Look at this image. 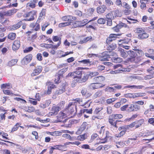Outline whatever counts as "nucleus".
I'll return each mask as SVG.
<instances>
[{
	"mask_svg": "<svg viewBox=\"0 0 154 154\" xmlns=\"http://www.w3.org/2000/svg\"><path fill=\"white\" fill-rule=\"evenodd\" d=\"M107 50L102 54V55L100 58L101 61H108L109 58H110V56H114L116 55V54L112 52V51L115 50L117 47V45L114 43H110V44H107Z\"/></svg>",
	"mask_w": 154,
	"mask_h": 154,
	"instance_id": "obj_1",
	"label": "nucleus"
},
{
	"mask_svg": "<svg viewBox=\"0 0 154 154\" xmlns=\"http://www.w3.org/2000/svg\"><path fill=\"white\" fill-rule=\"evenodd\" d=\"M65 111L66 112L68 116H71L70 117H72L76 114L77 106L75 104H74V103L69 102L65 109Z\"/></svg>",
	"mask_w": 154,
	"mask_h": 154,
	"instance_id": "obj_2",
	"label": "nucleus"
},
{
	"mask_svg": "<svg viewBox=\"0 0 154 154\" xmlns=\"http://www.w3.org/2000/svg\"><path fill=\"white\" fill-rule=\"evenodd\" d=\"M135 33L137 35V38L140 40H144L149 37V35L147 33L144 28H137L135 29Z\"/></svg>",
	"mask_w": 154,
	"mask_h": 154,
	"instance_id": "obj_3",
	"label": "nucleus"
},
{
	"mask_svg": "<svg viewBox=\"0 0 154 154\" xmlns=\"http://www.w3.org/2000/svg\"><path fill=\"white\" fill-rule=\"evenodd\" d=\"M128 54L129 57L128 58L127 60L128 62L135 63H138V57H136L137 54L135 52L132 51H128Z\"/></svg>",
	"mask_w": 154,
	"mask_h": 154,
	"instance_id": "obj_4",
	"label": "nucleus"
},
{
	"mask_svg": "<svg viewBox=\"0 0 154 154\" xmlns=\"http://www.w3.org/2000/svg\"><path fill=\"white\" fill-rule=\"evenodd\" d=\"M131 129V128L130 124L128 125H124L119 127L118 128V130L121 131L118 134L117 137H121L123 136L125 134L127 130Z\"/></svg>",
	"mask_w": 154,
	"mask_h": 154,
	"instance_id": "obj_5",
	"label": "nucleus"
},
{
	"mask_svg": "<svg viewBox=\"0 0 154 154\" xmlns=\"http://www.w3.org/2000/svg\"><path fill=\"white\" fill-rule=\"evenodd\" d=\"M37 11H32L25 14L24 17L26 18L24 20L26 21H33L35 19L34 16H36Z\"/></svg>",
	"mask_w": 154,
	"mask_h": 154,
	"instance_id": "obj_6",
	"label": "nucleus"
},
{
	"mask_svg": "<svg viewBox=\"0 0 154 154\" xmlns=\"http://www.w3.org/2000/svg\"><path fill=\"white\" fill-rule=\"evenodd\" d=\"M87 68H84L83 67H78L76 69L75 71H74L75 78V79H78L79 81L80 78L82 77V73H84L85 71H80V70H83L86 69Z\"/></svg>",
	"mask_w": 154,
	"mask_h": 154,
	"instance_id": "obj_7",
	"label": "nucleus"
},
{
	"mask_svg": "<svg viewBox=\"0 0 154 154\" xmlns=\"http://www.w3.org/2000/svg\"><path fill=\"white\" fill-rule=\"evenodd\" d=\"M144 119H141L136 120L131 123L130 124L131 128L134 127H135V128H137L140 127L143 124H144Z\"/></svg>",
	"mask_w": 154,
	"mask_h": 154,
	"instance_id": "obj_8",
	"label": "nucleus"
},
{
	"mask_svg": "<svg viewBox=\"0 0 154 154\" xmlns=\"http://www.w3.org/2000/svg\"><path fill=\"white\" fill-rule=\"evenodd\" d=\"M89 22L88 20L87 19H85L80 21H76L73 25L75 27H81L85 26Z\"/></svg>",
	"mask_w": 154,
	"mask_h": 154,
	"instance_id": "obj_9",
	"label": "nucleus"
},
{
	"mask_svg": "<svg viewBox=\"0 0 154 154\" xmlns=\"http://www.w3.org/2000/svg\"><path fill=\"white\" fill-rule=\"evenodd\" d=\"M120 34H111L108 37L106 40V44H110V43H113V41L116 39L117 36L120 35Z\"/></svg>",
	"mask_w": 154,
	"mask_h": 154,
	"instance_id": "obj_10",
	"label": "nucleus"
},
{
	"mask_svg": "<svg viewBox=\"0 0 154 154\" xmlns=\"http://www.w3.org/2000/svg\"><path fill=\"white\" fill-rule=\"evenodd\" d=\"M42 67L41 66H37L33 69L31 74L32 77H34L39 75L42 71Z\"/></svg>",
	"mask_w": 154,
	"mask_h": 154,
	"instance_id": "obj_11",
	"label": "nucleus"
},
{
	"mask_svg": "<svg viewBox=\"0 0 154 154\" xmlns=\"http://www.w3.org/2000/svg\"><path fill=\"white\" fill-rule=\"evenodd\" d=\"M64 112L65 111H60L57 116V120L58 122H63V119L66 117L67 113L66 112Z\"/></svg>",
	"mask_w": 154,
	"mask_h": 154,
	"instance_id": "obj_12",
	"label": "nucleus"
},
{
	"mask_svg": "<svg viewBox=\"0 0 154 154\" xmlns=\"http://www.w3.org/2000/svg\"><path fill=\"white\" fill-rule=\"evenodd\" d=\"M104 86L105 85L102 83H99L96 82L90 84L88 87L91 89L95 90L103 88Z\"/></svg>",
	"mask_w": 154,
	"mask_h": 154,
	"instance_id": "obj_13",
	"label": "nucleus"
},
{
	"mask_svg": "<svg viewBox=\"0 0 154 154\" xmlns=\"http://www.w3.org/2000/svg\"><path fill=\"white\" fill-rule=\"evenodd\" d=\"M121 121L118 120H115L111 116L109 117L108 119L109 122L111 126L116 129H117L118 128V126L117 125V123Z\"/></svg>",
	"mask_w": 154,
	"mask_h": 154,
	"instance_id": "obj_14",
	"label": "nucleus"
},
{
	"mask_svg": "<svg viewBox=\"0 0 154 154\" xmlns=\"http://www.w3.org/2000/svg\"><path fill=\"white\" fill-rule=\"evenodd\" d=\"M32 55L31 54H28L26 56L22 59V63L24 64H27L32 60Z\"/></svg>",
	"mask_w": 154,
	"mask_h": 154,
	"instance_id": "obj_15",
	"label": "nucleus"
},
{
	"mask_svg": "<svg viewBox=\"0 0 154 154\" xmlns=\"http://www.w3.org/2000/svg\"><path fill=\"white\" fill-rule=\"evenodd\" d=\"M20 46V39H17L14 40L12 45V49L15 51L18 50Z\"/></svg>",
	"mask_w": 154,
	"mask_h": 154,
	"instance_id": "obj_16",
	"label": "nucleus"
},
{
	"mask_svg": "<svg viewBox=\"0 0 154 154\" xmlns=\"http://www.w3.org/2000/svg\"><path fill=\"white\" fill-rule=\"evenodd\" d=\"M129 109L128 111L129 112H137L140 109V106L136 104H131L129 105Z\"/></svg>",
	"mask_w": 154,
	"mask_h": 154,
	"instance_id": "obj_17",
	"label": "nucleus"
},
{
	"mask_svg": "<svg viewBox=\"0 0 154 154\" xmlns=\"http://www.w3.org/2000/svg\"><path fill=\"white\" fill-rule=\"evenodd\" d=\"M107 9V7L104 5H100L97 8V13L100 14H102L105 12Z\"/></svg>",
	"mask_w": 154,
	"mask_h": 154,
	"instance_id": "obj_18",
	"label": "nucleus"
},
{
	"mask_svg": "<svg viewBox=\"0 0 154 154\" xmlns=\"http://www.w3.org/2000/svg\"><path fill=\"white\" fill-rule=\"evenodd\" d=\"M39 23V22L37 20L35 23H31L30 24V26L35 31H38L40 29V25Z\"/></svg>",
	"mask_w": 154,
	"mask_h": 154,
	"instance_id": "obj_19",
	"label": "nucleus"
},
{
	"mask_svg": "<svg viewBox=\"0 0 154 154\" xmlns=\"http://www.w3.org/2000/svg\"><path fill=\"white\" fill-rule=\"evenodd\" d=\"M93 109L91 108L89 109H82L80 110L77 116L78 117H81L82 114L86 113L91 114L92 113Z\"/></svg>",
	"mask_w": 154,
	"mask_h": 154,
	"instance_id": "obj_20",
	"label": "nucleus"
},
{
	"mask_svg": "<svg viewBox=\"0 0 154 154\" xmlns=\"http://www.w3.org/2000/svg\"><path fill=\"white\" fill-rule=\"evenodd\" d=\"M69 133L72 134L73 133H71L68 130H64L63 131L61 132L59 131H55L53 132H50V134L53 136H61L62 134V133Z\"/></svg>",
	"mask_w": 154,
	"mask_h": 154,
	"instance_id": "obj_21",
	"label": "nucleus"
},
{
	"mask_svg": "<svg viewBox=\"0 0 154 154\" xmlns=\"http://www.w3.org/2000/svg\"><path fill=\"white\" fill-rule=\"evenodd\" d=\"M60 110L59 108L56 106H52L49 114L51 116H56L57 114Z\"/></svg>",
	"mask_w": 154,
	"mask_h": 154,
	"instance_id": "obj_22",
	"label": "nucleus"
},
{
	"mask_svg": "<svg viewBox=\"0 0 154 154\" xmlns=\"http://www.w3.org/2000/svg\"><path fill=\"white\" fill-rule=\"evenodd\" d=\"M53 41L54 42H58L57 44L55 46H57V48H58L61 43V38L57 35H53L52 37Z\"/></svg>",
	"mask_w": 154,
	"mask_h": 154,
	"instance_id": "obj_23",
	"label": "nucleus"
},
{
	"mask_svg": "<svg viewBox=\"0 0 154 154\" xmlns=\"http://www.w3.org/2000/svg\"><path fill=\"white\" fill-rule=\"evenodd\" d=\"M150 0H140V7L141 9L145 10L146 8V5L148 3Z\"/></svg>",
	"mask_w": 154,
	"mask_h": 154,
	"instance_id": "obj_24",
	"label": "nucleus"
},
{
	"mask_svg": "<svg viewBox=\"0 0 154 154\" xmlns=\"http://www.w3.org/2000/svg\"><path fill=\"white\" fill-rule=\"evenodd\" d=\"M94 81L97 83H102L105 80V77L103 76H99L94 78Z\"/></svg>",
	"mask_w": 154,
	"mask_h": 154,
	"instance_id": "obj_25",
	"label": "nucleus"
},
{
	"mask_svg": "<svg viewBox=\"0 0 154 154\" xmlns=\"http://www.w3.org/2000/svg\"><path fill=\"white\" fill-rule=\"evenodd\" d=\"M17 11V9L15 8H12L5 11L6 16H11L15 13Z\"/></svg>",
	"mask_w": 154,
	"mask_h": 154,
	"instance_id": "obj_26",
	"label": "nucleus"
},
{
	"mask_svg": "<svg viewBox=\"0 0 154 154\" xmlns=\"http://www.w3.org/2000/svg\"><path fill=\"white\" fill-rule=\"evenodd\" d=\"M83 74H84V76L83 77L80 78V79L79 81V83H83L85 82H86L88 79L89 74L86 73L85 72L84 73H82Z\"/></svg>",
	"mask_w": 154,
	"mask_h": 154,
	"instance_id": "obj_27",
	"label": "nucleus"
},
{
	"mask_svg": "<svg viewBox=\"0 0 154 154\" xmlns=\"http://www.w3.org/2000/svg\"><path fill=\"white\" fill-rule=\"evenodd\" d=\"M103 107H97L95 108V110L94 112V114L98 115H100L102 114V110H103Z\"/></svg>",
	"mask_w": 154,
	"mask_h": 154,
	"instance_id": "obj_28",
	"label": "nucleus"
},
{
	"mask_svg": "<svg viewBox=\"0 0 154 154\" xmlns=\"http://www.w3.org/2000/svg\"><path fill=\"white\" fill-rule=\"evenodd\" d=\"M22 22L20 21L17 23L12 25L11 27V29L12 30H14L19 28L21 26Z\"/></svg>",
	"mask_w": 154,
	"mask_h": 154,
	"instance_id": "obj_29",
	"label": "nucleus"
},
{
	"mask_svg": "<svg viewBox=\"0 0 154 154\" xmlns=\"http://www.w3.org/2000/svg\"><path fill=\"white\" fill-rule=\"evenodd\" d=\"M67 68H64L60 69L56 74H57L61 78H63L64 76V73L67 71Z\"/></svg>",
	"mask_w": 154,
	"mask_h": 154,
	"instance_id": "obj_30",
	"label": "nucleus"
},
{
	"mask_svg": "<svg viewBox=\"0 0 154 154\" xmlns=\"http://www.w3.org/2000/svg\"><path fill=\"white\" fill-rule=\"evenodd\" d=\"M37 32H36L34 34H32L31 36L28 37L27 39L30 42H34L35 41V40L37 38Z\"/></svg>",
	"mask_w": 154,
	"mask_h": 154,
	"instance_id": "obj_31",
	"label": "nucleus"
},
{
	"mask_svg": "<svg viewBox=\"0 0 154 154\" xmlns=\"http://www.w3.org/2000/svg\"><path fill=\"white\" fill-rule=\"evenodd\" d=\"M55 88V85L52 84H50L48 87V90L46 92H45V94H47L49 95L51 93V90Z\"/></svg>",
	"mask_w": 154,
	"mask_h": 154,
	"instance_id": "obj_32",
	"label": "nucleus"
},
{
	"mask_svg": "<svg viewBox=\"0 0 154 154\" xmlns=\"http://www.w3.org/2000/svg\"><path fill=\"white\" fill-rule=\"evenodd\" d=\"M87 125V122H84L79 128L78 132L80 134H81L82 132L85 129Z\"/></svg>",
	"mask_w": 154,
	"mask_h": 154,
	"instance_id": "obj_33",
	"label": "nucleus"
},
{
	"mask_svg": "<svg viewBox=\"0 0 154 154\" xmlns=\"http://www.w3.org/2000/svg\"><path fill=\"white\" fill-rule=\"evenodd\" d=\"M148 53H146L145 56L148 57H150L152 56V55H154V49H149L147 50Z\"/></svg>",
	"mask_w": 154,
	"mask_h": 154,
	"instance_id": "obj_34",
	"label": "nucleus"
},
{
	"mask_svg": "<svg viewBox=\"0 0 154 154\" xmlns=\"http://www.w3.org/2000/svg\"><path fill=\"white\" fill-rule=\"evenodd\" d=\"M21 125V123L20 122H17L16 123L12 128L11 132H13L17 130L19 127V126H20V125Z\"/></svg>",
	"mask_w": 154,
	"mask_h": 154,
	"instance_id": "obj_35",
	"label": "nucleus"
},
{
	"mask_svg": "<svg viewBox=\"0 0 154 154\" xmlns=\"http://www.w3.org/2000/svg\"><path fill=\"white\" fill-rule=\"evenodd\" d=\"M143 86L142 85H140V86H137L136 85H127L126 86H125L124 87L123 89H125L127 88H130L131 89H134V88H141L143 87Z\"/></svg>",
	"mask_w": 154,
	"mask_h": 154,
	"instance_id": "obj_36",
	"label": "nucleus"
},
{
	"mask_svg": "<svg viewBox=\"0 0 154 154\" xmlns=\"http://www.w3.org/2000/svg\"><path fill=\"white\" fill-rule=\"evenodd\" d=\"M66 91V87L63 85L61 89L57 90L55 92V94L57 95H59L62 94Z\"/></svg>",
	"mask_w": 154,
	"mask_h": 154,
	"instance_id": "obj_37",
	"label": "nucleus"
},
{
	"mask_svg": "<svg viewBox=\"0 0 154 154\" xmlns=\"http://www.w3.org/2000/svg\"><path fill=\"white\" fill-rule=\"evenodd\" d=\"M118 51L120 52L121 56L124 58L127 57V55L126 52L125 51V50L121 48H119Z\"/></svg>",
	"mask_w": 154,
	"mask_h": 154,
	"instance_id": "obj_38",
	"label": "nucleus"
},
{
	"mask_svg": "<svg viewBox=\"0 0 154 154\" xmlns=\"http://www.w3.org/2000/svg\"><path fill=\"white\" fill-rule=\"evenodd\" d=\"M129 42L130 39L127 37L118 41V42H119L121 43V44H119L120 45H122V44H128Z\"/></svg>",
	"mask_w": 154,
	"mask_h": 154,
	"instance_id": "obj_39",
	"label": "nucleus"
},
{
	"mask_svg": "<svg viewBox=\"0 0 154 154\" xmlns=\"http://www.w3.org/2000/svg\"><path fill=\"white\" fill-rule=\"evenodd\" d=\"M3 92L4 94H5L11 95V96H13L14 95L15 96H21L20 95L17 94H14L13 93L11 92V91L9 90H3Z\"/></svg>",
	"mask_w": 154,
	"mask_h": 154,
	"instance_id": "obj_40",
	"label": "nucleus"
},
{
	"mask_svg": "<svg viewBox=\"0 0 154 154\" xmlns=\"http://www.w3.org/2000/svg\"><path fill=\"white\" fill-rule=\"evenodd\" d=\"M16 34L15 33L11 32L8 34V38L11 40H14L16 38Z\"/></svg>",
	"mask_w": 154,
	"mask_h": 154,
	"instance_id": "obj_41",
	"label": "nucleus"
},
{
	"mask_svg": "<svg viewBox=\"0 0 154 154\" xmlns=\"http://www.w3.org/2000/svg\"><path fill=\"white\" fill-rule=\"evenodd\" d=\"M92 38L91 36H89L84 38L83 40H81L79 42L80 44H83L89 41H91Z\"/></svg>",
	"mask_w": 154,
	"mask_h": 154,
	"instance_id": "obj_42",
	"label": "nucleus"
},
{
	"mask_svg": "<svg viewBox=\"0 0 154 154\" xmlns=\"http://www.w3.org/2000/svg\"><path fill=\"white\" fill-rule=\"evenodd\" d=\"M51 103V101L49 100H46L45 102L43 103H41L40 104L41 107L43 108H45L49 106Z\"/></svg>",
	"mask_w": 154,
	"mask_h": 154,
	"instance_id": "obj_43",
	"label": "nucleus"
},
{
	"mask_svg": "<svg viewBox=\"0 0 154 154\" xmlns=\"http://www.w3.org/2000/svg\"><path fill=\"white\" fill-rule=\"evenodd\" d=\"M102 92L101 91H98L96 92L93 95V99H95L97 97H99L102 95Z\"/></svg>",
	"mask_w": 154,
	"mask_h": 154,
	"instance_id": "obj_44",
	"label": "nucleus"
},
{
	"mask_svg": "<svg viewBox=\"0 0 154 154\" xmlns=\"http://www.w3.org/2000/svg\"><path fill=\"white\" fill-rule=\"evenodd\" d=\"M110 116L115 120L120 119L123 117V116L121 114H113L111 115Z\"/></svg>",
	"mask_w": 154,
	"mask_h": 154,
	"instance_id": "obj_45",
	"label": "nucleus"
},
{
	"mask_svg": "<svg viewBox=\"0 0 154 154\" xmlns=\"http://www.w3.org/2000/svg\"><path fill=\"white\" fill-rule=\"evenodd\" d=\"M18 60L17 59H12L8 62V65L10 66H12L15 65Z\"/></svg>",
	"mask_w": 154,
	"mask_h": 154,
	"instance_id": "obj_46",
	"label": "nucleus"
},
{
	"mask_svg": "<svg viewBox=\"0 0 154 154\" xmlns=\"http://www.w3.org/2000/svg\"><path fill=\"white\" fill-rule=\"evenodd\" d=\"M62 137H63L68 139L70 141H72L75 140V138L73 137H71L69 134H63L62 135Z\"/></svg>",
	"mask_w": 154,
	"mask_h": 154,
	"instance_id": "obj_47",
	"label": "nucleus"
},
{
	"mask_svg": "<svg viewBox=\"0 0 154 154\" xmlns=\"http://www.w3.org/2000/svg\"><path fill=\"white\" fill-rule=\"evenodd\" d=\"M145 95L146 93H145L139 92L136 93L133 95V98H134L137 97H142L145 96Z\"/></svg>",
	"mask_w": 154,
	"mask_h": 154,
	"instance_id": "obj_48",
	"label": "nucleus"
},
{
	"mask_svg": "<svg viewBox=\"0 0 154 154\" xmlns=\"http://www.w3.org/2000/svg\"><path fill=\"white\" fill-rule=\"evenodd\" d=\"M36 3L34 1H31L27 4V7H29L32 8H34L35 7V4Z\"/></svg>",
	"mask_w": 154,
	"mask_h": 154,
	"instance_id": "obj_49",
	"label": "nucleus"
},
{
	"mask_svg": "<svg viewBox=\"0 0 154 154\" xmlns=\"http://www.w3.org/2000/svg\"><path fill=\"white\" fill-rule=\"evenodd\" d=\"M65 102L64 101H62L60 102L57 105V106L58 107L59 109L60 110V109H63L65 104Z\"/></svg>",
	"mask_w": 154,
	"mask_h": 154,
	"instance_id": "obj_50",
	"label": "nucleus"
},
{
	"mask_svg": "<svg viewBox=\"0 0 154 154\" xmlns=\"http://www.w3.org/2000/svg\"><path fill=\"white\" fill-rule=\"evenodd\" d=\"M71 24L70 22H66L63 23H61L59 24L58 27L60 28H62L69 26Z\"/></svg>",
	"mask_w": 154,
	"mask_h": 154,
	"instance_id": "obj_51",
	"label": "nucleus"
},
{
	"mask_svg": "<svg viewBox=\"0 0 154 154\" xmlns=\"http://www.w3.org/2000/svg\"><path fill=\"white\" fill-rule=\"evenodd\" d=\"M105 91L107 92H112L115 91V89L113 87H107L105 89Z\"/></svg>",
	"mask_w": 154,
	"mask_h": 154,
	"instance_id": "obj_52",
	"label": "nucleus"
},
{
	"mask_svg": "<svg viewBox=\"0 0 154 154\" xmlns=\"http://www.w3.org/2000/svg\"><path fill=\"white\" fill-rule=\"evenodd\" d=\"M106 16V18L108 20H112L114 18V16H113L112 11H111L107 14Z\"/></svg>",
	"mask_w": 154,
	"mask_h": 154,
	"instance_id": "obj_53",
	"label": "nucleus"
},
{
	"mask_svg": "<svg viewBox=\"0 0 154 154\" xmlns=\"http://www.w3.org/2000/svg\"><path fill=\"white\" fill-rule=\"evenodd\" d=\"M57 46H55L53 44H45L44 45V47L47 49L49 48H56Z\"/></svg>",
	"mask_w": 154,
	"mask_h": 154,
	"instance_id": "obj_54",
	"label": "nucleus"
},
{
	"mask_svg": "<svg viewBox=\"0 0 154 154\" xmlns=\"http://www.w3.org/2000/svg\"><path fill=\"white\" fill-rule=\"evenodd\" d=\"M78 62L79 63H82L84 64H86L87 65L90 64V63L89 59H84L82 60L78 61Z\"/></svg>",
	"mask_w": 154,
	"mask_h": 154,
	"instance_id": "obj_55",
	"label": "nucleus"
},
{
	"mask_svg": "<svg viewBox=\"0 0 154 154\" xmlns=\"http://www.w3.org/2000/svg\"><path fill=\"white\" fill-rule=\"evenodd\" d=\"M71 16H64L62 17V20L64 21H69L71 20Z\"/></svg>",
	"mask_w": 154,
	"mask_h": 154,
	"instance_id": "obj_56",
	"label": "nucleus"
},
{
	"mask_svg": "<svg viewBox=\"0 0 154 154\" xmlns=\"http://www.w3.org/2000/svg\"><path fill=\"white\" fill-rule=\"evenodd\" d=\"M72 100L75 102H72L71 103H74V104H75V103H78L79 104H81L82 102V99L80 98H76L75 99H73Z\"/></svg>",
	"mask_w": 154,
	"mask_h": 154,
	"instance_id": "obj_57",
	"label": "nucleus"
},
{
	"mask_svg": "<svg viewBox=\"0 0 154 154\" xmlns=\"http://www.w3.org/2000/svg\"><path fill=\"white\" fill-rule=\"evenodd\" d=\"M97 25V23L96 22H94L92 23V25H90L88 26V28H91L94 30L96 29V26Z\"/></svg>",
	"mask_w": 154,
	"mask_h": 154,
	"instance_id": "obj_58",
	"label": "nucleus"
},
{
	"mask_svg": "<svg viewBox=\"0 0 154 154\" xmlns=\"http://www.w3.org/2000/svg\"><path fill=\"white\" fill-rule=\"evenodd\" d=\"M116 26L119 30L122 27H126L127 26V25L126 24L122 22L119 23L118 24H117Z\"/></svg>",
	"mask_w": 154,
	"mask_h": 154,
	"instance_id": "obj_59",
	"label": "nucleus"
},
{
	"mask_svg": "<svg viewBox=\"0 0 154 154\" xmlns=\"http://www.w3.org/2000/svg\"><path fill=\"white\" fill-rule=\"evenodd\" d=\"M81 144V142L78 141H75L74 142H69L67 143V144L68 145L69 144H72V145H77L78 146H79H79Z\"/></svg>",
	"mask_w": 154,
	"mask_h": 154,
	"instance_id": "obj_60",
	"label": "nucleus"
},
{
	"mask_svg": "<svg viewBox=\"0 0 154 154\" xmlns=\"http://www.w3.org/2000/svg\"><path fill=\"white\" fill-rule=\"evenodd\" d=\"M33 49V48L32 47H26L23 51L24 53H27L32 51Z\"/></svg>",
	"mask_w": 154,
	"mask_h": 154,
	"instance_id": "obj_61",
	"label": "nucleus"
},
{
	"mask_svg": "<svg viewBox=\"0 0 154 154\" xmlns=\"http://www.w3.org/2000/svg\"><path fill=\"white\" fill-rule=\"evenodd\" d=\"M85 139V134L79 135L77 137L78 140L80 141L84 140Z\"/></svg>",
	"mask_w": 154,
	"mask_h": 154,
	"instance_id": "obj_62",
	"label": "nucleus"
},
{
	"mask_svg": "<svg viewBox=\"0 0 154 154\" xmlns=\"http://www.w3.org/2000/svg\"><path fill=\"white\" fill-rule=\"evenodd\" d=\"M137 55L138 56V57H141L144 55V53L143 51L141 50H137Z\"/></svg>",
	"mask_w": 154,
	"mask_h": 154,
	"instance_id": "obj_63",
	"label": "nucleus"
},
{
	"mask_svg": "<svg viewBox=\"0 0 154 154\" xmlns=\"http://www.w3.org/2000/svg\"><path fill=\"white\" fill-rule=\"evenodd\" d=\"M55 79L54 80V82L55 83L58 84L60 82V78H61V77L59 76L57 74H56L55 75Z\"/></svg>",
	"mask_w": 154,
	"mask_h": 154,
	"instance_id": "obj_64",
	"label": "nucleus"
}]
</instances>
